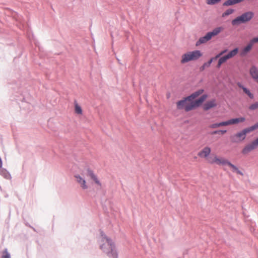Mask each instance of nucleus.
Segmentation results:
<instances>
[{"label":"nucleus","instance_id":"cd10ccee","mask_svg":"<svg viewBox=\"0 0 258 258\" xmlns=\"http://www.w3.org/2000/svg\"><path fill=\"white\" fill-rule=\"evenodd\" d=\"M226 133V130H219V131H216L213 132L212 133V134L213 135H215V134L223 135V134H225Z\"/></svg>","mask_w":258,"mask_h":258},{"label":"nucleus","instance_id":"f8f14e48","mask_svg":"<svg viewBox=\"0 0 258 258\" xmlns=\"http://www.w3.org/2000/svg\"><path fill=\"white\" fill-rule=\"evenodd\" d=\"M217 105V103L215 99H212L211 100L207 101L204 105V109L205 110H208L210 108L215 107Z\"/></svg>","mask_w":258,"mask_h":258},{"label":"nucleus","instance_id":"6ab92c4d","mask_svg":"<svg viewBox=\"0 0 258 258\" xmlns=\"http://www.w3.org/2000/svg\"><path fill=\"white\" fill-rule=\"evenodd\" d=\"M228 59H229V58H228V57H227V56L226 55L220 57L218 60V62L217 66V67L218 68H219L221 67V66L222 65V64H223V63L226 62Z\"/></svg>","mask_w":258,"mask_h":258},{"label":"nucleus","instance_id":"f3484780","mask_svg":"<svg viewBox=\"0 0 258 258\" xmlns=\"http://www.w3.org/2000/svg\"><path fill=\"white\" fill-rule=\"evenodd\" d=\"M204 92L203 89H199L198 91L194 92L190 95L188 96L189 98H190L192 100H195V99L199 97Z\"/></svg>","mask_w":258,"mask_h":258},{"label":"nucleus","instance_id":"a211bd4d","mask_svg":"<svg viewBox=\"0 0 258 258\" xmlns=\"http://www.w3.org/2000/svg\"><path fill=\"white\" fill-rule=\"evenodd\" d=\"M244 0H227L224 2L223 6H229L241 3Z\"/></svg>","mask_w":258,"mask_h":258},{"label":"nucleus","instance_id":"dca6fc26","mask_svg":"<svg viewBox=\"0 0 258 258\" xmlns=\"http://www.w3.org/2000/svg\"><path fill=\"white\" fill-rule=\"evenodd\" d=\"M227 165L232 169V171L234 172H236L237 174L243 175V173L240 171L238 168L234 165L232 164L230 161L228 162Z\"/></svg>","mask_w":258,"mask_h":258},{"label":"nucleus","instance_id":"a878e982","mask_svg":"<svg viewBox=\"0 0 258 258\" xmlns=\"http://www.w3.org/2000/svg\"><path fill=\"white\" fill-rule=\"evenodd\" d=\"M249 109L255 110L258 108V102L252 104L249 107Z\"/></svg>","mask_w":258,"mask_h":258},{"label":"nucleus","instance_id":"ddd939ff","mask_svg":"<svg viewBox=\"0 0 258 258\" xmlns=\"http://www.w3.org/2000/svg\"><path fill=\"white\" fill-rule=\"evenodd\" d=\"M237 85L238 87H239L240 88H241L242 90H243V91L248 96V97L251 98V99H252L253 98V94H252L250 91L248 89H247L246 88H245V87H244L240 83L238 82L237 83Z\"/></svg>","mask_w":258,"mask_h":258},{"label":"nucleus","instance_id":"423d86ee","mask_svg":"<svg viewBox=\"0 0 258 258\" xmlns=\"http://www.w3.org/2000/svg\"><path fill=\"white\" fill-rule=\"evenodd\" d=\"M254 14L252 12H247L243 13L241 16L237 17L232 21L233 26L238 25L241 23H244L249 21L253 17Z\"/></svg>","mask_w":258,"mask_h":258},{"label":"nucleus","instance_id":"393cba45","mask_svg":"<svg viewBox=\"0 0 258 258\" xmlns=\"http://www.w3.org/2000/svg\"><path fill=\"white\" fill-rule=\"evenodd\" d=\"M2 258H11L10 254L8 252L7 249H5L3 251Z\"/></svg>","mask_w":258,"mask_h":258},{"label":"nucleus","instance_id":"c9c22d12","mask_svg":"<svg viewBox=\"0 0 258 258\" xmlns=\"http://www.w3.org/2000/svg\"><path fill=\"white\" fill-rule=\"evenodd\" d=\"M257 83H258V81L257 82Z\"/></svg>","mask_w":258,"mask_h":258},{"label":"nucleus","instance_id":"4468645a","mask_svg":"<svg viewBox=\"0 0 258 258\" xmlns=\"http://www.w3.org/2000/svg\"><path fill=\"white\" fill-rule=\"evenodd\" d=\"M75 177L77 179V181L81 185V186L83 189L87 188L88 187L86 185V181L83 178L79 175H75Z\"/></svg>","mask_w":258,"mask_h":258},{"label":"nucleus","instance_id":"9b49d317","mask_svg":"<svg viewBox=\"0 0 258 258\" xmlns=\"http://www.w3.org/2000/svg\"><path fill=\"white\" fill-rule=\"evenodd\" d=\"M249 74L255 82H258V69L254 66L252 67L249 70Z\"/></svg>","mask_w":258,"mask_h":258},{"label":"nucleus","instance_id":"f03ea898","mask_svg":"<svg viewBox=\"0 0 258 258\" xmlns=\"http://www.w3.org/2000/svg\"><path fill=\"white\" fill-rule=\"evenodd\" d=\"M207 97L206 95H203L198 99L192 100L187 96L176 103L177 108L178 109H184L187 112L190 111L200 106Z\"/></svg>","mask_w":258,"mask_h":258},{"label":"nucleus","instance_id":"39448f33","mask_svg":"<svg viewBox=\"0 0 258 258\" xmlns=\"http://www.w3.org/2000/svg\"><path fill=\"white\" fill-rule=\"evenodd\" d=\"M223 30V28L222 27H219L214 29L212 31L207 33L205 36L200 38L199 40L196 42V46L207 42L211 40L213 37L219 34Z\"/></svg>","mask_w":258,"mask_h":258},{"label":"nucleus","instance_id":"e433bc0d","mask_svg":"<svg viewBox=\"0 0 258 258\" xmlns=\"http://www.w3.org/2000/svg\"><path fill=\"white\" fill-rule=\"evenodd\" d=\"M257 83H258V81L257 82Z\"/></svg>","mask_w":258,"mask_h":258},{"label":"nucleus","instance_id":"9d476101","mask_svg":"<svg viewBox=\"0 0 258 258\" xmlns=\"http://www.w3.org/2000/svg\"><path fill=\"white\" fill-rule=\"evenodd\" d=\"M245 120L244 117H239L236 118L230 119L228 120L224 121L225 126L229 125L231 124H237L239 122H242Z\"/></svg>","mask_w":258,"mask_h":258},{"label":"nucleus","instance_id":"c756f323","mask_svg":"<svg viewBox=\"0 0 258 258\" xmlns=\"http://www.w3.org/2000/svg\"><path fill=\"white\" fill-rule=\"evenodd\" d=\"M250 41L253 44V45L255 43H258V37L252 38Z\"/></svg>","mask_w":258,"mask_h":258},{"label":"nucleus","instance_id":"f257e3e1","mask_svg":"<svg viewBox=\"0 0 258 258\" xmlns=\"http://www.w3.org/2000/svg\"><path fill=\"white\" fill-rule=\"evenodd\" d=\"M99 248L111 258H117L118 254L113 241L103 232H101L99 241Z\"/></svg>","mask_w":258,"mask_h":258},{"label":"nucleus","instance_id":"5701e85b","mask_svg":"<svg viewBox=\"0 0 258 258\" xmlns=\"http://www.w3.org/2000/svg\"><path fill=\"white\" fill-rule=\"evenodd\" d=\"M225 126L224 121L219 122V123H213L212 124H210L209 125V127L211 128H216L220 126Z\"/></svg>","mask_w":258,"mask_h":258},{"label":"nucleus","instance_id":"20e7f679","mask_svg":"<svg viewBox=\"0 0 258 258\" xmlns=\"http://www.w3.org/2000/svg\"><path fill=\"white\" fill-rule=\"evenodd\" d=\"M202 56V52L199 50L188 51L181 55L180 62L184 64L189 61H196Z\"/></svg>","mask_w":258,"mask_h":258},{"label":"nucleus","instance_id":"7ed1b4c3","mask_svg":"<svg viewBox=\"0 0 258 258\" xmlns=\"http://www.w3.org/2000/svg\"><path fill=\"white\" fill-rule=\"evenodd\" d=\"M257 128H258V122L250 127L244 128L242 131L238 132L234 135L231 136V141L233 143L240 142L245 139L247 134L249 133Z\"/></svg>","mask_w":258,"mask_h":258},{"label":"nucleus","instance_id":"f704fd0d","mask_svg":"<svg viewBox=\"0 0 258 258\" xmlns=\"http://www.w3.org/2000/svg\"><path fill=\"white\" fill-rule=\"evenodd\" d=\"M9 176H10V175H9V174H7V175H6V178H9Z\"/></svg>","mask_w":258,"mask_h":258},{"label":"nucleus","instance_id":"aec40b11","mask_svg":"<svg viewBox=\"0 0 258 258\" xmlns=\"http://www.w3.org/2000/svg\"><path fill=\"white\" fill-rule=\"evenodd\" d=\"M89 175L91 178L94 181V182L99 186H101V184L99 180L97 178L96 176L91 171H89Z\"/></svg>","mask_w":258,"mask_h":258},{"label":"nucleus","instance_id":"bb28decb","mask_svg":"<svg viewBox=\"0 0 258 258\" xmlns=\"http://www.w3.org/2000/svg\"><path fill=\"white\" fill-rule=\"evenodd\" d=\"M221 0H206V3L208 5H214L219 2Z\"/></svg>","mask_w":258,"mask_h":258},{"label":"nucleus","instance_id":"c85d7f7f","mask_svg":"<svg viewBox=\"0 0 258 258\" xmlns=\"http://www.w3.org/2000/svg\"><path fill=\"white\" fill-rule=\"evenodd\" d=\"M209 64H208L207 62H205L203 64V65L200 68V70L201 71H203L204 70V69L206 68H208L209 67Z\"/></svg>","mask_w":258,"mask_h":258},{"label":"nucleus","instance_id":"1a4fd4ad","mask_svg":"<svg viewBox=\"0 0 258 258\" xmlns=\"http://www.w3.org/2000/svg\"><path fill=\"white\" fill-rule=\"evenodd\" d=\"M211 152V149L208 146H206L199 152L198 155L199 157L202 158H207Z\"/></svg>","mask_w":258,"mask_h":258},{"label":"nucleus","instance_id":"0eeeda50","mask_svg":"<svg viewBox=\"0 0 258 258\" xmlns=\"http://www.w3.org/2000/svg\"><path fill=\"white\" fill-rule=\"evenodd\" d=\"M258 147V138L251 143L246 145L242 150V153L244 155L248 154Z\"/></svg>","mask_w":258,"mask_h":258},{"label":"nucleus","instance_id":"b1692460","mask_svg":"<svg viewBox=\"0 0 258 258\" xmlns=\"http://www.w3.org/2000/svg\"><path fill=\"white\" fill-rule=\"evenodd\" d=\"M234 11L233 9H228L224 13H223L222 16L223 17H224L225 16H228V15L232 14L234 12Z\"/></svg>","mask_w":258,"mask_h":258},{"label":"nucleus","instance_id":"2f4dec72","mask_svg":"<svg viewBox=\"0 0 258 258\" xmlns=\"http://www.w3.org/2000/svg\"><path fill=\"white\" fill-rule=\"evenodd\" d=\"M227 51V49H225V50H224L223 51H222L219 54H218L219 55H220V56L221 55H222V54H223L224 53H225Z\"/></svg>","mask_w":258,"mask_h":258},{"label":"nucleus","instance_id":"7c9ffc66","mask_svg":"<svg viewBox=\"0 0 258 258\" xmlns=\"http://www.w3.org/2000/svg\"><path fill=\"white\" fill-rule=\"evenodd\" d=\"M219 57H220V55L217 54L215 57H212L211 59H212V60L213 61L214 60H216V59H217Z\"/></svg>","mask_w":258,"mask_h":258},{"label":"nucleus","instance_id":"4be33fe9","mask_svg":"<svg viewBox=\"0 0 258 258\" xmlns=\"http://www.w3.org/2000/svg\"><path fill=\"white\" fill-rule=\"evenodd\" d=\"M75 111L78 114H82V108L77 102L75 103Z\"/></svg>","mask_w":258,"mask_h":258},{"label":"nucleus","instance_id":"72a5a7b5","mask_svg":"<svg viewBox=\"0 0 258 258\" xmlns=\"http://www.w3.org/2000/svg\"><path fill=\"white\" fill-rule=\"evenodd\" d=\"M213 62L212 59H210L207 63L209 64V66H210L211 63Z\"/></svg>","mask_w":258,"mask_h":258},{"label":"nucleus","instance_id":"2eb2a0df","mask_svg":"<svg viewBox=\"0 0 258 258\" xmlns=\"http://www.w3.org/2000/svg\"><path fill=\"white\" fill-rule=\"evenodd\" d=\"M253 44L249 41V43L242 50L241 52V55L246 54L252 48Z\"/></svg>","mask_w":258,"mask_h":258},{"label":"nucleus","instance_id":"6e6552de","mask_svg":"<svg viewBox=\"0 0 258 258\" xmlns=\"http://www.w3.org/2000/svg\"><path fill=\"white\" fill-rule=\"evenodd\" d=\"M228 162L229 161L225 158L218 157L216 155L214 156L212 160L209 161L211 164L215 163L221 166L227 165Z\"/></svg>","mask_w":258,"mask_h":258},{"label":"nucleus","instance_id":"412c9836","mask_svg":"<svg viewBox=\"0 0 258 258\" xmlns=\"http://www.w3.org/2000/svg\"><path fill=\"white\" fill-rule=\"evenodd\" d=\"M238 52V49L236 48L233 50L230 51L226 55L228 57V58L230 59L234 56H235Z\"/></svg>","mask_w":258,"mask_h":258},{"label":"nucleus","instance_id":"473e14b6","mask_svg":"<svg viewBox=\"0 0 258 258\" xmlns=\"http://www.w3.org/2000/svg\"><path fill=\"white\" fill-rule=\"evenodd\" d=\"M213 62L212 59H210L207 63L209 64V66H210L211 63Z\"/></svg>","mask_w":258,"mask_h":258}]
</instances>
